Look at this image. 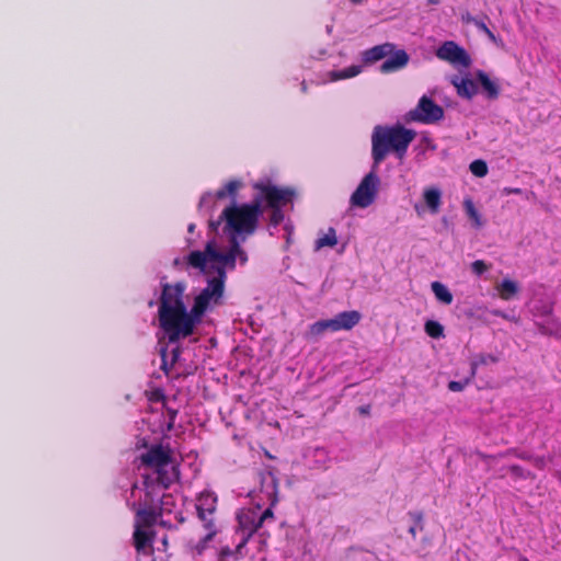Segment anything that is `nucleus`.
Returning <instances> with one entry per match:
<instances>
[{
  "label": "nucleus",
  "instance_id": "obj_1",
  "mask_svg": "<svg viewBox=\"0 0 561 561\" xmlns=\"http://www.w3.org/2000/svg\"><path fill=\"white\" fill-rule=\"evenodd\" d=\"M252 188L255 193L251 203L231 204L221 213V219H225L224 231L229 237H241L242 241L256 231L259 219L265 209L271 210L270 225H280L285 218L283 207L291 203L295 195L291 188L279 187L271 180L254 182Z\"/></svg>",
  "mask_w": 561,
  "mask_h": 561
},
{
  "label": "nucleus",
  "instance_id": "obj_2",
  "mask_svg": "<svg viewBox=\"0 0 561 561\" xmlns=\"http://www.w3.org/2000/svg\"><path fill=\"white\" fill-rule=\"evenodd\" d=\"M161 296L159 304V323L165 332L170 343H175L185 339L183 323L187 318V309L183 297L186 289L184 282L175 284L164 283L161 285Z\"/></svg>",
  "mask_w": 561,
  "mask_h": 561
},
{
  "label": "nucleus",
  "instance_id": "obj_3",
  "mask_svg": "<svg viewBox=\"0 0 561 561\" xmlns=\"http://www.w3.org/2000/svg\"><path fill=\"white\" fill-rule=\"evenodd\" d=\"M416 133L397 124L394 126L377 125L371 134V158L374 168L386 159L389 152H394L398 159H403Z\"/></svg>",
  "mask_w": 561,
  "mask_h": 561
},
{
  "label": "nucleus",
  "instance_id": "obj_4",
  "mask_svg": "<svg viewBox=\"0 0 561 561\" xmlns=\"http://www.w3.org/2000/svg\"><path fill=\"white\" fill-rule=\"evenodd\" d=\"M227 276L224 271L218 270V276H209L207 278V285L202 291L194 298L193 306L187 311V318L183 323L184 336H191L197 324L202 322L203 316L213 306H219L222 304L225 294Z\"/></svg>",
  "mask_w": 561,
  "mask_h": 561
},
{
  "label": "nucleus",
  "instance_id": "obj_5",
  "mask_svg": "<svg viewBox=\"0 0 561 561\" xmlns=\"http://www.w3.org/2000/svg\"><path fill=\"white\" fill-rule=\"evenodd\" d=\"M140 461L145 467L154 470L158 483L164 489L179 479V471L173 466L172 450L169 446L152 445L140 455Z\"/></svg>",
  "mask_w": 561,
  "mask_h": 561
},
{
  "label": "nucleus",
  "instance_id": "obj_6",
  "mask_svg": "<svg viewBox=\"0 0 561 561\" xmlns=\"http://www.w3.org/2000/svg\"><path fill=\"white\" fill-rule=\"evenodd\" d=\"M376 170L377 168L373 167V170L363 178L352 194L351 204L353 206L366 208L375 202L380 182Z\"/></svg>",
  "mask_w": 561,
  "mask_h": 561
},
{
  "label": "nucleus",
  "instance_id": "obj_7",
  "mask_svg": "<svg viewBox=\"0 0 561 561\" xmlns=\"http://www.w3.org/2000/svg\"><path fill=\"white\" fill-rule=\"evenodd\" d=\"M408 119L422 124H435L443 119L444 108L431 98L423 95L417 105L408 113Z\"/></svg>",
  "mask_w": 561,
  "mask_h": 561
},
{
  "label": "nucleus",
  "instance_id": "obj_8",
  "mask_svg": "<svg viewBox=\"0 0 561 561\" xmlns=\"http://www.w3.org/2000/svg\"><path fill=\"white\" fill-rule=\"evenodd\" d=\"M217 503V495L208 490L196 496L195 508L203 527L213 528V526H218L216 520Z\"/></svg>",
  "mask_w": 561,
  "mask_h": 561
},
{
  "label": "nucleus",
  "instance_id": "obj_9",
  "mask_svg": "<svg viewBox=\"0 0 561 561\" xmlns=\"http://www.w3.org/2000/svg\"><path fill=\"white\" fill-rule=\"evenodd\" d=\"M239 528L242 533V539L236 548L239 552L250 540V538L262 527L259 519V508H248L241 511L238 516Z\"/></svg>",
  "mask_w": 561,
  "mask_h": 561
},
{
  "label": "nucleus",
  "instance_id": "obj_10",
  "mask_svg": "<svg viewBox=\"0 0 561 561\" xmlns=\"http://www.w3.org/2000/svg\"><path fill=\"white\" fill-rule=\"evenodd\" d=\"M440 60L447 61L453 66L469 67L471 59L467 51L454 41L444 42L435 53Z\"/></svg>",
  "mask_w": 561,
  "mask_h": 561
},
{
  "label": "nucleus",
  "instance_id": "obj_11",
  "mask_svg": "<svg viewBox=\"0 0 561 561\" xmlns=\"http://www.w3.org/2000/svg\"><path fill=\"white\" fill-rule=\"evenodd\" d=\"M221 252L218 251L213 242H208L205 247L204 251H192L187 257L186 262L190 266L199 270L204 274H210L208 272L207 262H213V264H217L219 262Z\"/></svg>",
  "mask_w": 561,
  "mask_h": 561
},
{
  "label": "nucleus",
  "instance_id": "obj_12",
  "mask_svg": "<svg viewBox=\"0 0 561 561\" xmlns=\"http://www.w3.org/2000/svg\"><path fill=\"white\" fill-rule=\"evenodd\" d=\"M221 252L218 251L213 242H208L205 247L204 251H192L187 257L186 262L190 266L199 270L204 274H210L208 272L207 262H213V264H217L219 262Z\"/></svg>",
  "mask_w": 561,
  "mask_h": 561
},
{
  "label": "nucleus",
  "instance_id": "obj_13",
  "mask_svg": "<svg viewBox=\"0 0 561 561\" xmlns=\"http://www.w3.org/2000/svg\"><path fill=\"white\" fill-rule=\"evenodd\" d=\"M410 57L404 49H396L388 58L380 65L381 73L397 72L407 67Z\"/></svg>",
  "mask_w": 561,
  "mask_h": 561
},
{
  "label": "nucleus",
  "instance_id": "obj_14",
  "mask_svg": "<svg viewBox=\"0 0 561 561\" xmlns=\"http://www.w3.org/2000/svg\"><path fill=\"white\" fill-rule=\"evenodd\" d=\"M396 45L392 43H383L368 48L362 53V59L365 65H373L393 53Z\"/></svg>",
  "mask_w": 561,
  "mask_h": 561
},
{
  "label": "nucleus",
  "instance_id": "obj_15",
  "mask_svg": "<svg viewBox=\"0 0 561 561\" xmlns=\"http://www.w3.org/2000/svg\"><path fill=\"white\" fill-rule=\"evenodd\" d=\"M453 85L456 88L459 96L465 99H472L478 92L477 83L468 77L455 76L451 79Z\"/></svg>",
  "mask_w": 561,
  "mask_h": 561
},
{
  "label": "nucleus",
  "instance_id": "obj_16",
  "mask_svg": "<svg viewBox=\"0 0 561 561\" xmlns=\"http://www.w3.org/2000/svg\"><path fill=\"white\" fill-rule=\"evenodd\" d=\"M362 319L360 312L357 310H351V311H343L337 313L334 317L337 331L341 330H352L354 327H356Z\"/></svg>",
  "mask_w": 561,
  "mask_h": 561
},
{
  "label": "nucleus",
  "instance_id": "obj_17",
  "mask_svg": "<svg viewBox=\"0 0 561 561\" xmlns=\"http://www.w3.org/2000/svg\"><path fill=\"white\" fill-rule=\"evenodd\" d=\"M337 332L336 323L334 318L319 320L309 325V329L306 333L307 339L317 340L319 336L324 334L325 332Z\"/></svg>",
  "mask_w": 561,
  "mask_h": 561
},
{
  "label": "nucleus",
  "instance_id": "obj_18",
  "mask_svg": "<svg viewBox=\"0 0 561 561\" xmlns=\"http://www.w3.org/2000/svg\"><path fill=\"white\" fill-rule=\"evenodd\" d=\"M477 79L480 82L483 92L485 93L486 98L490 100H495L500 95V87L499 84L491 80L490 77L482 70H479L477 72Z\"/></svg>",
  "mask_w": 561,
  "mask_h": 561
},
{
  "label": "nucleus",
  "instance_id": "obj_19",
  "mask_svg": "<svg viewBox=\"0 0 561 561\" xmlns=\"http://www.w3.org/2000/svg\"><path fill=\"white\" fill-rule=\"evenodd\" d=\"M423 198L432 214H437L442 204V192L437 187H426Z\"/></svg>",
  "mask_w": 561,
  "mask_h": 561
},
{
  "label": "nucleus",
  "instance_id": "obj_20",
  "mask_svg": "<svg viewBox=\"0 0 561 561\" xmlns=\"http://www.w3.org/2000/svg\"><path fill=\"white\" fill-rule=\"evenodd\" d=\"M222 270L225 275L227 276V270L233 271L236 268V262L230 250L227 252H221L219 262L217 264H210L208 266V272L215 273L214 276H218V270Z\"/></svg>",
  "mask_w": 561,
  "mask_h": 561
},
{
  "label": "nucleus",
  "instance_id": "obj_21",
  "mask_svg": "<svg viewBox=\"0 0 561 561\" xmlns=\"http://www.w3.org/2000/svg\"><path fill=\"white\" fill-rule=\"evenodd\" d=\"M154 534L149 531L148 528L135 526L133 534L135 549L140 552L153 540Z\"/></svg>",
  "mask_w": 561,
  "mask_h": 561
},
{
  "label": "nucleus",
  "instance_id": "obj_22",
  "mask_svg": "<svg viewBox=\"0 0 561 561\" xmlns=\"http://www.w3.org/2000/svg\"><path fill=\"white\" fill-rule=\"evenodd\" d=\"M159 517L153 508H142L136 513L135 526L142 528H151Z\"/></svg>",
  "mask_w": 561,
  "mask_h": 561
},
{
  "label": "nucleus",
  "instance_id": "obj_23",
  "mask_svg": "<svg viewBox=\"0 0 561 561\" xmlns=\"http://www.w3.org/2000/svg\"><path fill=\"white\" fill-rule=\"evenodd\" d=\"M497 294L503 300H511L519 290L516 282L505 278L496 286Z\"/></svg>",
  "mask_w": 561,
  "mask_h": 561
},
{
  "label": "nucleus",
  "instance_id": "obj_24",
  "mask_svg": "<svg viewBox=\"0 0 561 561\" xmlns=\"http://www.w3.org/2000/svg\"><path fill=\"white\" fill-rule=\"evenodd\" d=\"M241 181L230 180L225 186H222L216 192V198L224 199L229 196L232 198V204H236L237 193L241 188Z\"/></svg>",
  "mask_w": 561,
  "mask_h": 561
},
{
  "label": "nucleus",
  "instance_id": "obj_25",
  "mask_svg": "<svg viewBox=\"0 0 561 561\" xmlns=\"http://www.w3.org/2000/svg\"><path fill=\"white\" fill-rule=\"evenodd\" d=\"M240 237L237 236H230L229 237V250L233 255L234 262L237 263V260H239L240 264L244 265L248 262V254L241 247Z\"/></svg>",
  "mask_w": 561,
  "mask_h": 561
},
{
  "label": "nucleus",
  "instance_id": "obj_26",
  "mask_svg": "<svg viewBox=\"0 0 561 561\" xmlns=\"http://www.w3.org/2000/svg\"><path fill=\"white\" fill-rule=\"evenodd\" d=\"M362 70H363L362 66L352 65L342 70L330 71L329 77H330L331 81H340V80L354 78V77L358 76L362 72Z\"/></svg>",
  "mask_w": 561,
  "mask_h": 561
},
{
  "label": "nucleus",
  "instance_id": "obj_27",
  "mask_svg": "<svg viewBox=\"0 0 561 561\" xmlns=\"http://www.w3.org/2000/svg\"><path fill=\"white\" fill-rule=\"evenodd\" d=\"M431 288L437 300L442 301L445 305H450L453 302V294L440 282H433Z\"/></svg>",
  "mask_w": 561,
  "mask_h": 561
},
{
  "label": "nucleus",
  "instance_id": "obj_28",
  "mask_svg": "<svg viewBox=\"0 0 561 561\" xmlns=\"http://www.w3.org/2000/svg\"><path fill=\"white\" fill-rule=\"evenodd\" d=\"M206 531V535L198 540V542L195 545V551L198 556H201L205 549L208 546V542L214 539V537L218 533V526H213V528L209 527H203Z\"/></svg>",
  "mask_w": 561,
  "mask_h": 561
},
{
  "label": "nucleus",
  "instance_id": "obj_29",
  "mask_svg": "<svg viewBox=\"0 0 561 561\" xmlns=\"http://www.w3.org/2000/svg\"><path fill=\"white\" fill-rule=\"evenodd\" d=\"M337 244L336 232L334 228H329L328 233L317 239L314 249L318 251L324 247L333 248Z\"/></svg>",
  "mask_w": 561,
  "mask_h": 561
},
{
  "label": "nucleus",
  "instance_id": "obj_30",
  "mask_svg": "<svg viewBox=\"0 0 561 561\" xmlns=\"http://www.w3.org/2000/svg\"><path fill=\"white\" fill-rule=\"evenodd\" d=\"M499 362V358L492 354H479L477 358L471 363V378H474L477 375V369L479 366L495 364Z\"/></svg>",
  "mask_w": 561,
  "mask_h": 561
},
{
  "label": "nucleus",
  "instance_id": "obj_31",
  "mask_svg": "<svg viewBox=\"0 0 561 561\" xmlns=\"http://www.w3.org/2000/svg\"><path fill=\"white\" fill-rule=\"evenodd\" d=\"M408 515L413 522V525L409 528V533L412 538L415 539L417 531L424 529V515L422 512H409Z\"/></svg>",
  "mask_w": 561,
  "mask_h": 561
},
{
  "label": "nucleus",
  "instance_id": "obj_32",
  "mask_svg": "<svg viewBox=\"0 0 561 561\" xmlns=\"http://www.w3.org/2000/svg\"><path fill=\"white\" fill-rule=\"evenodd\" d=\"M426 334L433 339H439L444 336V327L434 320H427L424 325Z\"/></svg>",
  "mask_w": 561,
  "mask_h": 561
},
{
  "label": "nucleus",
  "instance_id": "obj_33",
  "mask_svg": "<svg viewBox=\"0 0 561 561\" xmlns=\"http://www.w3.org/2000/svg\"><path fill=\"white\" fill-rule=\"evenodd\" d=\"M463 206L469 218L474 222L477 227H480L482 225L481 216L477 208L474 207L473 202L470 198H467L463 202Z\"/></svg>",
  "mask_w": 561,
  "mask_h": 561
},
{
  "label": "nucleus",
  "instance_id": "obj_34",
  "mask_svg": "<svg viewBox=\"0 0 561 561\" xmlns=\"http://www.w3.org/2000/svg\"><path fill=\"white\" fill-rule=\"evenodd\" d=\"M469 169L471 173L478 178H483L488 174L486 162L480 159L472 161Z\"/></svg>",
  "mask_w": 561,
  "mask_h": 561
},
{
  "label": "nucleus",
  "instance_id": "obj_35",
  "mask_svg": "<svg viewBox=\"0 0 561 561\" xmlns=\"http://www.w3.org/2000/svg\"><path fill=\"white\" fill-rule=\"evenodd\" d=\"M489 268L490 265L486 264L483 260H477L471 263V271L478 276L482 275Z\"/></svg>",
  "mask_w": 561,
  "mask_h": 561
},
{
  "label": "nucleus",
  "instance_id": "obj_36",
  "mask_svg": "<svg viewBox=\"0 0 561 561\" xmlns=\"http://www.w3.org/2000/svg\"><path fill=\"white\" fill-rule=\"evenodd\" d=\"M471 379L472 378L470 375L469 378L465 379L463 381H456V380L449 381L448 389L453 392L462 391L466 388V386H468V383L470 382Z\"/></svg>",
  "mask_w": 561,
  "mask_h": 561
},
{
  "label": "nucleus",
  "instance_id": "obj_37",
  "mask_svg": "<svg viewBox=\"0 0 561 561\" xmlns=\"http://www.w3.org/2000/svg\"><path fill=\"white\" fill-rule=\"evenodd\" d=\"M259 519L261 524L263 525L266 520H273L274 519V513L271 507L266 508L264 512H259Z\"/></svg>",
  "mask_w": 561,
  "mask_h": 561
},
{
  "label": "nucleus",
  "instance_id": "obj_38",
  "mask_svg": "<svg viewBox=\"0 0 561 561\" xmlns=\"http://www.w3.org/2000/svg\"><path fill=\"white\" fill-rule=\"evenodd\" d=\"M476 25L492 41H495L494 33L483 23L477 22Z\"/></svg>",
  "mask_w": 561,
  "mask_h": 561
},
{
  "label": "nucleus",
  "instance_id": "obj_39",
  "mask_svg": "<svg viewBox=\"0 0 561 561\" xmlns=\"http://www.w3.org/2000/svg\"><path fill=\"white\" fill-rule=\"evenodd\" d=\"M225 221V219H221V215L219 216V218L217 220H210L209 221V229L213 231V232H216L219 228V226L221 225V222Z\"/></svg>",
  "mask_w": 561,
  "mask_h": 561
},
{
  "label": "nucleus",
  "instance_id": "obj_40",
  "mask_svg": "<svg viewBox=\"0 0 561 561\" xmlns=\"http://www.w3.org/2000/svg\"><path fill=\"white\" fill-rule=\"evenodd\" d=\"M503 192L505 195H512V194L519 195L523 193L522 188H518V187H505L503 190Z\"/></svg>",
  "mask_w": 561,
  "mask_h": 561
},
{
  "label": "nucleus",
  "instance_id": "obj_41",
  "mask_svg": "<svg viewBox=\"0 0 561 561\" xmlns=\"http://www.w3.org/2000/svg\"><path fill=\"white\" fill-rule=\"evenodd\" d=\"M508 470L516 477H523V468L518 465L511 466Z\"/></svg>",
  "mask_w": 561,
  "mask_h": 561
},
{
  "label": "nucleus",
  "instance_id": "obj_42",
  "mask_svg": "<svg viewBox=\"0 0 561 561\" xmlns=\"http://www.w3.org/2000/svg\"><path fill=\"white\" fill-rule=\"evenodd\" d=\"M232 554H234V551H232L229 547H224L220 550V557L221 558L229 557V556H232Z\"/></svg>",
  "mask_w": 561,
  "mask_h": 561
},
{
  "label": "nucleus",
  "instance_id": "obj_43",
  "mask_svg": "<svg viewBox=\"0 0 561 561\" xmlns=\"http://www.w3.org/2000/svg\"><path fill=\"white\" fill-rule=\"evenodd\" d=\"M358 412L363 415H368L370 413V405H362L358 408Z\"/></svg>",
  "mask_w": 561,
  "mask_h": 561
},
{
  "label": "nucleus",
  "instance_id": "obj_44",
  "mask_svg": "<svg viewBox=\"0 0 561 561\" xmlns=\"http://www.w3.org/2000/svg\"><path fill=\"white\" fill-rule=\"evenodd\" d=\"M210 197H211L210 194H204L199 201L198 207L201 208L207 202V199H209Z\"/></svg>",
  "mask_w": 561,
  "mask_h": 561
},
{
  "label": "nucleus",
  "instance_id": "obj_45",
  "mask_svg": "<svg viewBox=\"0 0 561 561\" xmlns=\"http://www.w3.org/2000/svg\"><path fill=\"white\" fill-rule=\"evenodd\" d=\"M165 357H167V353H165V350L162 351V365H161V369L165 370L167 371V362H165Z\"/></svg>",
  "mask_w": 561,
  "mask_h": 561
},
{
  "label": "nucleus",
  "instance_id": "obj_46",
  "mask_svg": "<svg viewBox=\"0 0 561 561\" xmlns=\"http://www.w3.org/2000/svg\"><path fill=\"white\" fill-rule=\"evenodd\" d=\"M195 228H196V225L195 224H190L188 227H187V231L190 233H193L195 231Z\"/></svg>",
  "mask_w": 561,
  "mask_h": 561
},
{
  "label": "nucleus",
  "instance_id": "obj_47",
  "mask_svg": "<svg viewBox=\"0 0 561 561\" xmlns=\"http://www.w3.org/2000/svg\"><path fill=\"white\" fill-rule=\"evenodd\" d=\"M175 415H176V411H172V412H171V420H172V421H174Z\"/></svg>",
  "mask_w": 561,
  "mask_h": 561
},
{
  "label": "nucleus",
  "instance_id": "obj_48",
  "mask_svg": "<svg viewBox=\"0 0 561 561\" xmlns=\"http://www.w3.org/2000/svg\"><path fill=\"white\" fill-rule=\"evenodd\" d=\"M353 3H358L360 2L362 0H351Z\"/></svg>",
  "mask_w": 561,
  "mask_h": 561
},
{
  "label": "nucleus",
  "instance_id": "obj_49",
  "mask_svg": "<svg viewBox=\"0 0 561 561\" xmlns=\"http://www.w3.org/2000/svg\"><path fill=\"white\" fill-rule=\"evenodd\" d=\"M432 3H437V0H430Z\"/></svg>",
  "mask_w": 561,
  "mask_h": 561
},
{
  "label": "nucleus",
  "instance_id": "obj_50",
  "mask_svg": "<svg viewBox=\"0 0 561 561\" xmlns=\"http://www.w3.org/2000/svg\"><path fill=\"white\" fill-rule=\"evenodd\" d=\"M152 561H156V560H152Z\"/></svg>",
  "mask_w": 561,
  "mask_h": 561
}]
</instances>
